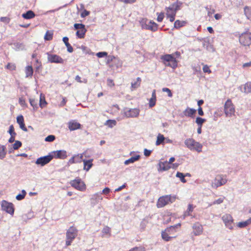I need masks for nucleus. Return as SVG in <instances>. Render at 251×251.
<instances>
[{
	"mask_svg": "<svg viewBox=\"0 0 251 251\" xmlns=\"http://www.w3.org/2000/svg\"><path fill=\"white\" fill-rule=\"evenodd\" d=\"M176 200V196L171 195H165L160 197L157 202L158 208H162L167 204L174 202Z\"/></svg>",
	"mask_w": 251,
	"mask_h": 251,
	"instance_id": "1",
	"label": "nucleus"
},
{
	"mask_svg": "<svg viewBox=\"0 0 251 251\" xmlns=\"http://www.w3.org/2000/svg\"><path fill=\"white\" fill-rule=\"evenodd\" d=\"M70 184L73 187L75 188L76 190L83 191L86 189V185L85 183L79 177L71 180Z\"/></svg>",
	"mask_w": 251,
	"mask_h": 251,
	"instance_id": "2",
	"label": "nucleus"
},
{
	"mask_svg": "<svg viewBox=\"0 0 251 251\" xmlns=\"http://www.w3.org/2000/svg\"><path fill=\"white\" fill-rule=\"evenodd\" d=\"M239 42L244 46L251 45V33L248 32L242 33L239 36Z\"/></svg>",
	"mask_w": 251,
	"mask_h": 251,
	"instance_id": "3",
	"label": "nucleus"
},
{
	"mask_svg": "<svg viewBox=\"0 0 251 251\" xmlns=\"http://www.w3.org/2000/svg\"><path fill=\"white\" fill-rule=\"evenodd\" d=\"M1 206L2 210L5 211L11 215L14 214V208L12 203L3 200L1 203Z\"/></svg>",
	"mask_w": 251,
	"mask_h": 251,
	"instance_id": "4",
	"label": "nucleus"
},
{
	"mask_svg": "<svg viewBox=\"0 0 251 251\" xmlns=\"http://www.w3.org/2000/svg\"><path fill=\"white\" fill-rule=\"evenodd\" d=\"M182 4V2L177 0L171 4L169 7H166L165 10L166 12L168 11L169 12L176 14L177 11L181 9Z\"/></svg>",
	"mask_w": 251,
	"mask_h": 251,
	"instance_id": "5",
	"label": "nucleus"
},
{
	"mask_svg": "<svg viewBox=\"0 0 251 251\" xmlns=\"http://www.w3.org/2000/svg\"><path fill=\"white\" fill-rule=\"evenodd\" d=\"M224 111L226 116L228 117L231 116L234 113L235 109L230 100L228 99L225 102Z\"/></svg>",
	"mask_w": 251,
	"mask_h": 251,
	"instance_id": "6",
	"label": "nucleus"
},
{
	"mask_svg": "<svg viewBox=\"0 0 251 251\" xmlns=\"http://www.w3.org/2000/svg\"><path fill=\"white\" fill-rule=\"evenodd\" d=\"M52 159V156L49 153L47 155L38 158L35 161V164L43 167L50 162Z\"/></svg>",
	"mask_w": 251,
	"mask_h": 251,
	"instance_id": "7",
	"label": "nucleus"
},
{
	"mask_svg": "<svg viewBox=\"0 0 251 251\" xmlns=\"http://www.w3.org/2000/svg\"><path fill=\"white\" fill-rule=\"evenodd\" d=\"M50 154L53 158L56 159H64L67 157V152L65 150H58L52 151L50 152Z\"/></svg>",
	"mask_w": 251,
	"mask_h": 251,
	"instance_id": "8",
	"label": "nucleus"
},
{
	"mask_svg": "<svg viewBox=\"0 0 251 251\" xmlns=\"http://www.w3.org/2000/svg\"><path fill=\"white\" fill-rule=\"evenodd\" d=\"M47 54L48 55V60L49 62L54 63H64V59L60 56L57 54H51L49 52L47 53Z\"/></svg>",
	"mask_w": 251,
	"mask_h": 251,
	"instance_id": "9",
	"label": "nucleus"
},
{
	"mask_svg": "<svg viewBox=\"0 0 251 251\" xmlns=\"http://www.w3.org/2000/svg\"><path fill=\"white\" fill-rule=\"evenodd\" d=\"M222 219L225 224L226 226L230 229H232V224L233 220L232 217L230 214H226L223 215Z\"/></svg>",
	"mask_w": 251,
	"mask_h": 251,
	"instance_id": "10",
	"label": "nucleus"
},
{
	"mask_svg": "<svg viewBox=\"0 0 251 251\" xmlns=\"http://www.w3.org/2000/svg\"><path fill=\"white\" fill-rule=\"evenodd\" d=\"M77 230L76 228L72 226H71L66 232V238L71 240H74L77 236Z\"/></svg>",
	"mask_w": 251,
	"mask_h": 251,
	"instance_id": "11",
	"label": "nucleus"
},
{
	"mask_svg": "<svg viewBox=\"0 0 251 251\" xmlns=\"http://www.w3.org/2000/svg\"><path fill=\"white\" fill-rule=\"evenodd\" d=\"M140 110L137 108L129 109L125 111V115L126 117H136L139 114Z\"/></svg>",
	"mask_w": 251,
	"mask_h": 251,
	"instance_id": "12",
	"label": "nucleus"
},
{
	"mask_svg": "<svg viewBox=\"0 0 251 251\" xmlns=\"http://www.w3.org/2000/svg\"><path fill=\"white\" fill-rule=\"evenodd\" d=\"M192 228L193 229V233L196 236L200 235L202 233V226L199 223L194 224Z\"/></svg>",
	"mask_w": 251,
	"mask_h": 251,
	"instance_id": "13",
	"label": "nucleus"
},
{
	"mask_svg": "<svg viewBox=\"0 0 251 251\" xmlns=\"http://www.w3.org/2000/svg\"><path fill=\"white\" fill-rule=\"evenodd\" d=\"M68 128L70 131L75 130L81 128V125L75 120H71L68 123Z\"/></svg>",
	"mask_w": 251,
	"mask_h": 251,
	"instance_id": "14",
	"label": "nucleus"
},
{
	"mask_svg": "<svg viewBox=\"0 0 251 251\" xmlns=\"http://www.w3.org/2000/svg\"><path fill=\"white\" fill-rule=\"evenodd\" d=\"M102 200V197H101V193H96L92 196L90 199L91 204L94 206Z\"/></svg>",
	"mask_w": 251,
	"mask_h": 251,
	"instance_id": "15",
	"label": "nucleus"
},
{
	"mask_svg": "<svg viewBox=\"0 0 251 251\" xmlns=\"http://www.w3.org/2000/svg\"><path fill=\"white\" fill-rule=\"evenodd\" d=\"M158 171L159 172L166 171L171 168V166L168 164L167 161H160L158 164Z\"/></svg>",
	"mask_w": 251,
	"mask_h": 251,
	"instance_id": "16",
	"label": "nucleus"
},
{
	"mask_svg": "<svg viewBox=\"0 0 251 251\" xmlns=\"http://www.w3.org/2000/svg\"><path fill=\"white\" fill-rule=\"evenodd\" d=\"M180 226L181 224L180 223H178L175 225L166 228L165 230L166 231L169 232L170 235H173L176 232V229L180 228Z\"/></svg>",
	"mask_w": 251,
	"mask_h": 251,
	"instance_id": "17",
	"label": "nucleus"
},
{
	"mask_svg": "<svg viewBox=\"0 0 251 251\" xmlns=\"http://www.w3.org/2000/svg\"><path fill=\"white\" fill-rule=\"evenodd\" d=\"M17 122L19 125L20 127L24 131H27V129L24 123V117L22 115L18 116L17 117Z\"/></svg>",
	"mask_w": 251,
	"mask_h": 251,
	"instance_id": "18",
	"label": "nucleus"
},
{
	"mask_svg": "<svg viewBox=\"0 0 251 251\" xmlns=\"http://www.w3.org/2000/svg\"><path fill=\"white\" fill-rule=\"evenodd\" d=\"M196 113V110L194 108L187 107L184 111L183 114L188 117L194 118Z\"/></svg>",
	"mask_w": 251,
	"mask_h": 251,
	"instance_id": "19",
	"label": "nucleus"
},
{
	"mask_svg": "<svg viewBox=\"0 0 251 251\" xmlns=\"http://www.w3.org/2000/svg\"><path fill=\"white\" fill-rule=\"evenodd\" d=\"M239 88L242 92L246 94L251 93V81H249L244 85L243 90H242V86L239 87Z\"/></svg>",
	"mask_w": 251,
	"mask_h": 251,
	"instance_id": "20",
	"label": "nucleus"
},
{
	"mask_svg": "<svg viewBox=\"0 0 251 251\" xmlns=\"http://www.w3.org/2000/svg\"><path fill=\"white\" fill-rule=\"evenodd\" d=\"M184 144L188 149L193 150L195 146L194 144H196V141L192 138H188L185 140Z\"/></svg>",
	"mask_w": 251,
	"mask_h": 251,
	"instance_id": "21",
	"label": "nucleus"
},
{
	"mask_svg": "<svg viewBox=\"0 0 251 251\" xmlns=\"http://www.w3.org/2000/svg\"><path fill=\"white\" fill-rule=\"evenodd\" d=\"M203 47L205 48L207 50L210 52H214L215 49L212 45H211L208 40H204L202 43Z\"/></svg>",
	"mask_w": 251,
	"mask_h": 251,
	"instance_id": "22",
	"label": "nucleus"
},
{
	"mask_svg": "<svg viewBox=\"0 0 251 251\" xmlns=\"http://www.w3.org/2000/svg\"><path fill=\"white\" fill-rule=\"evenodd\" d=\"M226 179H224L222 178H221L220 180H218L217 179H216L215 180L214 183H212V187L215 188H218L219 186H221L225 184H226Z\"/></svg>",
	"mask_w": 251,
	"mask_h": 251,
	"instance_id": "23",
	"label": "nucleus"
},
{
	"mask_svg": "<svg viewBox=\"0 0 251 251\" xmlns=\"http://www.w3.org/2000/svg\"><path fill=\"white\" fill-rule=\"evenodd\" d=\"M170 234L169 232L166 231L165 229L164 231H162L161 232V236L162 239L165 241H169L171 239L175 238L176 236H170Z\"/></svg>",
	"mask_w": 251,
	"mask_h": 251,
	"instance_id": "24",
	"label": "nucleus"
},
{
	"mask_svg": "<svg viewBox=\"0 0 251 251\" xmlns=\"http://www.w3.org/2000/svg\"><path fill=\"white\" fill-rule=\"evenodd\" d=\"M35 14L32 10H28L22 14V17L25 19L28 20L34 18Z\"/></svg>",
	"mask_w": 251,
	"mask_h": 251,
	"instance_id": "25",
	"label": "nucleus"
},
{
	"mask_svg": "<svg viewBox=\"0 0 251 251\" xmlns=\"http://www.w3.org/2000/svg\"><path fill=\"white\" fill-rule=\"evenodd\" d=\"M149 25L148 30L155 32L157 30L158 25L153 21L150 20L149 22Z\"/></svg>",
	"mask_w": 251,
	"mask_h": 251,
	"instance_id": "26",
	"label": "nucleus"
},
{
	"mask_svg": "<svg viewBox=\"0 0 251 251\" xmlns=\"http://www.w3.org/2000/svg\"><path fill=\"white\" fill-rule=\"evenodd\" d=\"M92 161H93L92 159H89V160L84 159L83 160V164H84L83 169L86 170V171H88L93 166V164L92 163Z\"/></svg>",
	"mask_w": 251,
	"mask_h": 251,
	"instance_id": "27",
	"label": "nucleus"
},
{
	"mask_svg": "<svg viewBox=\"0 0 251 251\" xmlns=\"http://www.w3.org/2000/svg\"><path fill=\"white\" fill-rule=\"evenodd\" d=\"M161 59L164 61V63H169L172 61L173 59H175V57L173 54H167L164 55H162L161 57Z\"/></svg>",
	"mask_w": 251,
	"mask_h": 251,
	"instance_id": "28",
	"label": "nucleus"
},
{
	"mask_svg": "<svg viewBox=\"0 0 251 251\" xmlns=\"http://www.w3.org/2000/svg\"><path fill=\"white\" fill-rule=\"evenodd\" d=\"M62 40L67 48V51L70 53L72 52L73 51V48L72 47V46L69 43L68 37H64L63 38Z\"/></svg>",
	"mask_w": 251,
	"mask_h": 251,
	"instance_id": "29",
	"label": "nucleus"
},
{
	"mask_svg": "<svg viewBox=\"0 0 251 251\" xmlns=\"http://www.w3.org/2000/svg\"><path fill=\"white\" fill-rule=\"evenodd\" d=\"M141 78L140 77H138L136 78V80L134 82H131V90L132 91L138 88L141 84Z\"/></svg>",
	"mask_w": 251,
	"mask_h": 251,
	"instance_id": "30",
	"label": "nucleus"
},
{
	"mask_svg": "<svg viewBox=\"0 0 251 251\" xmlns=\"http://www.w3.org/2000/svg\"><path fill=\"white\" fill-rule=\"evenodd\" d=\"M140 158V155H136L135 156H132L130 158L126 160L124 164L126 165H128L130 163H133L135 161L138 160Z\"/></svg>",
	"mask_w": 251,
	"mask_h": 251,
	"instance_id": "31",
	"label": "nucleus"
},
{
	"mask_svg": "<svg viewBox=\"0 0 251 251\" xmlns=\"http://www.w3.org/2000/svg\"><path fill=\"white\" fill-rule=\"evenodd\" d=\"M149 21H149L147 18H142L140 21V24L141 25L142 29L148 30V27L149 25Z\"/></svg>",
	"mask_w": 251,
	"mask_h": 251,
	"instance_id": "32",
	"label": "nucleus"
},
{
	"mask_svg": "<svg viewBox=\"0 0 251 251\" xmlns=\"http://www.w3.org/2000/svg\"><path fill=\"white\" fill-rule=\"evenodd\" d=\"M25 77H31L33 75V69L31 66H27L25 67Z\"/></svg>",
	"mask_w": 251,
	"mask_h": 251,
	"instance_id": "33",
	"label": "nucleus"
},
{
	"mask_svg": "<svg viewBox=\"0 0 251 251\" xmlns=\"http://www.w3.org/2000/svg\"><path fill=\"white\" fill-rule=\"evenodd\" d=\"M165 138L164 135L159 133L157 136V139L156 141L155 145L159 146L160 144H164L165 143Z\"/></svg>",
	"mask_w": 251,
	"mask_h": 251,
	"instance_id": "34",
	"label": "nucleus"
},
{
	"mask_svg": "<svg viewBox=\"0 0 251 251\" xmlns=\"http://www.w3.org/2000/svg\"><path fill=\"white\" fill-rule=\"evenodd\" d=\"M187 22L184 21H180V20H176L174 23V28L178 29L181 27L184 26L186 24Z\"/></svg>",
	"mask_w": 251,
	"mask_h": 251,
	"instance_id": "35",
	"label": "nucleus"
},
{
	"mask_svg": "<svg viewBox=\"0 0 251 251\" xmlns=\"http://www.w3.org/2000/svg\"><path fill=\"white\" fill-rule=\"evenodd\" d=\"M251 224V218L247 220L238 223L237 226L240 228H244Z\"/></svg>",
	"mask_w": 251,
	"mask_h": 251,
	"instance_id": "36",
	"label": "nucleus"
},
{
	"mask_svg": "<svg viewBox=\"0 0 251 251\" xmlns=\"http://www.w3.org/2000/svg\"><path fill=\"white\" fill-rule=\"evenodd\" d=\"M6 154V147L0 144V159H3Z\"/></svg>",
	"mask_w": 251,
	"mask_h": 251,
	"instance_id": "37",
	"label": "nucleus"
},
{
	"mask_svg": "<svg viewBox=\"0 0 251 251\" xmlns=\"http://www.w3.org/2000/svg\"><path fill=\"white\" fill-rule=\"evenodd\" d=\"M164 64L166 66H169L173 69H175L176 68V67L177 66V62L176 60L175 57V59H173L172 61H170V62H169V63L164 62Z\"/></svg>",
	"mask_w": 251,
	"mask_h": 251,
	"instance_id": "38",
	"label": "nucleus"
},
{
	"mask_svg": "<svg viewBox=\"0 0 251 251\" xmlns=\"http://www.w3.org/2000/svg\"><path fill=\"white\" fill-rule=\"evenodd\" d=\"M14 48L16 50H24L25 49V46L22 43H14L13 44Z\"/></svg>",
	"mask_w": 251,
	"mask_h": 251,
	"instance_id": "39",
	"label": "nucleus"
},
{
	"mask_svg": "<svg viewBox=\"0 0 251 251\" xmlns=\"http://www.w3.org/2000/svg\"><path fill=\"white\" fill-rule=\"evenodd\" d=\"M87 31L86 29L77 30L76 32V35L78 38L82 39L84 37L85 34Z\"/></svg>",
	"mask_w": 251,
	"mask_h": 251,
	"instance_id": "40",
	"label": "nucleus"
},
{
	"mask_svg": "<svg viewBox=\"0 0 251 251\" xmlns=\"http://www.w3.org/2000/svg\"><path fill=\"white\" fill-rule=\"evenodd\" d=\"M29 102H30L31 106H32L33 107V110L34 111L37 110V109L38 108L37 100H36L34 99H30Z\"/></svg>",
	"mask_w": 251,
	"mask_h": 251,
	"instance_id": "41",
	"label": "nucleus"
},
{
	"mask_svg": "<svg viewBox=\"0 0 251 251\" xmlns=\"http://www.w3.org/2000/svg\"><path fill=\"white\" fill-rule=\"evenodd\" d=\"M176 177L179 178L182 182H186V180L185 178V176L182 173L177 172L176 174Z\"/></svg>",
	"mask_w": 251,
	"mask_h": 251,
	"instance_id": "42",
	"label": "nucleus"
},
{
	"mask_svg": "<svg viewBox=\"0 0 251 251\" xmlns=\"http://www.w3.org/2000/svg\"><path fill=\"white\" fill-rule=\"evenodd\" d=\"M53 33L49 31H47L44 36V39L46 41H50L52 40Z\"/></svg>",
	"mask_w": 251,
	"mask_h": 251,
	"instance_id": "43",
	"label": "nucleus"
},
{
	"mask_svg": "<svg viewBox=\"0 0 251 251\" xmlns=\"http://www.w3.org/2000/svg\"><path fill=\"white\" fill-rule=\"evenodd\" d=\"M195 144V146L194 147V149L193 150H195L199 152H200L201 151V149L202 148V146L198 142L196 141V144Z\"/></svg>",
	"mask_w": 251,
	"mask_h": 251,
	"instance_id": "44",
	"label": "nucleus"
},
{
	"mask_svg": "<svg viewBox=\"0 0 251 251\" xmlns=\"http://www.w3.org/2000/svg\"><path fill=\"white\" fill-rule=\"evenodd\" d=\"M47 104V102L46 101L45 97L44 96L42 97V94H41L40 102H39L40 106L41 108H43Z\"/></svg>",
	"mask_w": 251,
	"mask_h": 251,
	"instance_id": "45",
	"label": "nucleus"
},
{
	"mask_svg": "<svg viewBox=\"0 0 251 251\" xmlns=\"http://www.w3.org/2000/svg\"><path fill=\"white\" fill-rule=\"evenodd\" d=\"M206 122L205 119H203L201 117H198L196 118V123L197 124L198 126H202L203 123Z\"/></svg>",
	"mask_w": 251,
	"mask_h": 251,
	"instance_id": "46",
	"label": "nucleus"
},
{
	"mask_svg": "<svg viewBox=\"0 0 251 251\" xmlns=\"http://www.w3.org/2000/svg\"><path fill=\"white\" fill-rule=\"evenodd\" d=\"M166 15L167 18L170 19V21L171 22H173L175 21V16L176 15V13H171L167 11V12H166Z\"/></svg>",
	"mask_w": 251,
	"mask_h": 251,
	"instance_id": "47",
	"label": "nucleus"
},
{
	"mask_svg": "<svg viewBox=\"0 0 251 251\" xmlns=\"http://www.w3.org/2000/svg\"><path fill=\"white\" fill-rule=\"evenodd\" d=\"M74 157H75V163H80L84 159H83V155L82 154H77L74 155Z\"/></svg>",
	"mask_w": 251,
	"mask_h": 251,
	"instance_id": "48",
	"label": "nucleus"
},
{
	"mask_svg": "<svg viewBox=\"0 0 251 251\" xmlns=\"http://www.w3.org/2000/svg\"><path fill=\"white\" fill-rule=\"evenodd\" d=\"M12 146H13V149L14 150H17L19 149L20 147H22V143L21 141L17 140V141H15L14 144H13Z\"/></svg>",
	"mask_w": 251,
	"mask_h": 251,
	"instance_id": "49",
	"label": "nucleus"
},
{
	"mask_svg": "<svg viewBox=\"0 0 251 251\" xmlns=\"http://www.w3.org/2000/svg\"><path fill=\"white\" fill-rule=\"evenodd\" d=\"M148 223V221L146 219H144L143 220L140 225V227L141 230L143 231L145 230Z\"/></svg>",
	"mask_w": 251,
	"mask_h": 251,
	"instance_id": "50",
	"label": "nucleus"
},
{
	"mask_svg": "<svg viewBox=\"0 0 251 251\" xmlns=\"http://www.w3.org/2000/svg\"><path fill=\"white\" fill-rule=\"evenodd\" d=\"M106 125L111 128L116 125V122L114 120H108L106 121Z\"/></svg>",
	"mask_w": 251,
	"mask_h": 251,
	"instance_id": "51",
	"label": "nucleus"
},
{
	"mask_svg": "<svg viewBox=\"0 0 251 251\" xmlns=\"http://www.w3.org/2000/svg\"><path fill=\"white\" fill-rule=\"evenodd\" d=\"M80 48L82 50L83 53H84L86 54H91L92 53L91 50L87 47H85L84 46H81Z\"/></svg>",
	"mask_w": 251,
	"mask_h": 251,
	"instance_id": "52",
	"label": "nucleus"
},
{
	"mask_svg": "<svg viewBox=\"0 0 251 251\" xmlns=\"http://www.w3.org/2000/svg\"><path fill=\"white\" fill-rule=\"evenodd\" d=\"M251 8L247 6L244 7V13L248 19L250 18Z\"/></svg>",
	"mask_w": 251,
	"mask_h": 251,
	"instance_id": "53",
	"label": "nucleus"
},
{
	"mask_svg": "<svg viewBox=\"0 0 251 251\" xmlns=\"http://www.w3.org/2000/svg\"><path fill=\"white\" fill-rule=\"evenodd\" d=\"M55 139V136L53 135H49L46 137L45 139L46 142H51L54 141Z\"/></svg>",
	"mask_w": 251,
	"mask_h": 251,
	"instance_id": "54",
	"label": "nucleus"
},
{
	"mask_svg": "<svg viewBox=\"0 0 251 251\" xmlns=\"http://www.w3.org/2000/svg\"><path fill=\"white\" fill-rule=\"evenodd\" d=\"M74 27L75 29L80 30L85 29V25L82 24H75L74 25Z\"/></svg>",
	"mask_w": 251,
	"mask_h": 251,
	"instance_id": "55",
	"label": "nucleus"
},
{
	"mask_svg": "<svg viewBox=\"0 0 251 251\" xmlns=\"http://www.w3.org/2000/svg\"><path fill=\"white\" fill-rule=\"evenodd\" d=\"M224 201V199L223 198H219L215 201H214L212 203L209 204V206H210L214 204H219L222 203Z\"/></svg>",
	"mask_w": 251,
	"mask_h": 251,
	"instance_id": "56",
	"label": "nucleus"
},
{
	"mask_svg": "<svg viewBox=\"0 0 251 251\" xmlns=\"http://www.w3.org/2000/svg\"><path fill=\"white\" fill-rule=\"evenodd\" d=\"M193 210V206L191 204H189L187 211L185 212V215H189V212H192Z\"/></svg>",
	"mask_w": 251,
	"mask_h": 251,
	"instance_id": "57",
	"label": "nucleus"
},
{
	"mask_svg": "<svg viewBox=\"0 0 251 251\" xmlns=\"http://www.w3.org/2000/svg\"><path fill=\"white\" fill-rule=\"evenodd\" d=\"M162 91L164 92H167L168 93V96L170 98L172 97L173 94L171 91V90L168 88H162Z\"/></svg>",
	"mask_w": 251,
	"mask_h": 251,
	"instance_id": "58",
	"label": "nucleus"
},
{
	"mask_svg": "<svg viewBox=\"0 0 251 251\" xmlns=\"http://www.w3.org/2000/svg\"><path fill=\"white\" fill-rule=\"evenodd\" d=\"M158 16H157V21L158 22H161L163 21V18L164 17V13H157Z\"/></svg>",
	"mask_w": 251,
	"mask_h": 251,
	"instance_id": "59",
	"label": "nucleus"
},
{
	"mask_svg": "<svg viewBox=\"0 0 251 251\" xmlns=\"http://www.w3.org/2000/svg\"><path fill=\"white\" fill-rule=\"evenodd\" d=\"M6 68L10 70H15L16 69V66L14 64L8 63L6 66Z\"/></svg>",
	"mask_w": 251,
	"mask_h": 251,
	"instance_id": "60",
	"label": "nucleus"
},
{
	"mask_svg": "<svg viewBox=\"0 0 251 251\" xmlns=\"http://www.w3.org/2000/svg\"><path fill=\"white\" fill-rule=\"evenodd\" d=\"M107 53L105 51L99 52L97 53V56L99 58L107 56Z\"/></svg>",
	"mask_w": 251,
	"mask_h": 251,
	"instance_id": "61",
	"label": "nucleus"
},
{
	"mask_svg": "<svg viewBox=\"0 0 251 251\" xmlns=\"http://www.w3.org/2000/svg\"><path fill=\"white\" fill-rule=\"evenodd\" d=\"M34 216L33 213L32 212H28L27 214L23 215V218L31 219Z\"/></svg>",
	"mask_w": 251,
	"mask_h": 251,
	"instance_id": "62",
	"label": "nucleus"
},
{
	"mask_svg": "<svg viewBox=\"0 0 251 251\" xmlns=\"http://www.w3.org/2000/svg\"><path fill=\"white\" fill-rule=\"evenodd\" d=\"M128 251H145L144 248L142 247H136L131 249H130Z\"/></svg>",
	"mask_w": 251,
	"mask_h": 251,
	"instance_id": "63",
	"label": "nucleus"
},
{
	"mask_svg": "<svg viewBox=\"0 0 251 251\" xmlns=\"http://www.w3.org/2000/svg\"><path fill=\"white\" fill-rule=\"evenodd\" d=\"M156 100L153 99L152 98H151L149 100V106L150 107H153L156 103Z\"/></svg>",
	"mask_w": 251,
	"mask_h": 251,
	"instance_id": "64",
	"label": "nucleus"
}]
</instances>
